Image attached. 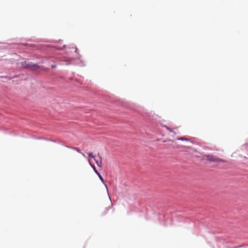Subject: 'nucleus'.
<instances>
[{
    "label": "nucleus",
    "mask_w": 248,
    "mask_h": 248,
    "mask_svg": "<svg viewBox=\"0 0 248 248\" xmlns=\"http://www.w3.org/2000/svg\"><path fill=\"white\" fill-rule=\"evenodd\" d=\"M178 140H184V139L183 138H181L179 139Z\"/></svg>",
    "instance_id": "6e6552de"
},
{
    "label": "nucleus",
    "mask_w": 248,
    "mask_h": 248,
    "mask_svg": "<svg viewBox=\"0 0 248 248\" xmlns=\"http://www.w3.org/2000/svg\"><path fill=\"white\" fill-rule=\"evenodd\" d=\"M55 67H56L55 65H52V68H55Z\"/></svg>",
    "instance_id": "9d476101"
},
{
    "label": "nucleus",
    "mask_w": 248,
    "mask_h": 248,
    "mask_svg": "<svg viewBox=\"0 0 248 248\" xmlns=\"http://www.w3.org/2000/svg\"><path fill=\"white\" fill-rule=\"evenodd\" d=\"M166 128H167V129H168L170 132H172V130L171 128H169V127H166Z\"/></svg>",
    "instance_id": "0eeeda50"
},
{
    "label": "nucleus",
    "mask_w": 248,
    "mask_h": 248,
    "mask_svg": "<svg viewBox=\"0 0 248 248\" xmlns=\"http://www.w3.org/2000/svg\"><path fill=\"white\" fill-rule=\"evenodd\" d=\"M88 155L89 157H92V158L94 159V156L93 155L92 153H88Z\"/></svg>",
    "instance_id": "423d86ee"
},
{
    "label": "nucleus",
    "mask_w": 248,
    "mask_h": 248,
    "mask_svg": "<svg viewBox=\"0 0 248 248\" xmlns=\"http://www.w3.org/2000/svg\"><path fill=\"white\" fill-rule=\"evenodd\" d=\"M95 162L96 163V164L97 165V166L99 167H101L102 166V161L101 160L99 162L97 160H95Z\"/></svg>",
    "instance_id": "7ed1b4c3"
},
{
    "label": "nucleus",
    "mask_w": 248,
    "mask_h": 248,
    "mask_svg": "<svg viewBox=\"0 0 248 248\" xmlns=\"http://www.w3.org/2000/svg\"><path fill=\"white\" fill-rule=\"evenodd\" d=\"M76 149L77 150V151L78 152H80V150H79L78 149L76 148Z\"/></svg>",
    "instance_id": "1a4fd4ad"
},
{
    "label": "nucleus",
    "mask_w": 248,
    "mask_h": 248,
    "mask_svg": "<svg viewBox=\"0 0 248 248\" xmlns=\"http://www.w3.org/2000/svg\"><path fill=\"white\" fill-rule=\"evenodd\" d=\"M205 156L206 157V159L209 161L217 162L220 161V159L219 158L213 155H206Z\"/></svg>",
    "instance_id": "f03ea898"
},
{
    "label": "nucleus",
    "mask_w": 248,
    "mask_h": 248,
    "mask_svg": "<svg viewBox=\"0 0 248 248\" xmlns=\"http://www.w3.org/2000/svg\"><path fill=\"white\" fill-rule=\"evenodd\" d=\"M99 179L101 180V181L103 183H104V179L103 178V177L101 176V175L100 174V173L99 174V175H97Z\"/></svg>",
    "instance_id": "39448f33"
},
{
    "label": "nucleus",
    "mask_w": 248,
    "mask_h": 248,
    "mask_svg": "<svg viewBox=\"0 0 248 248\" xmlns=\"http://www.w3.org/2000/svg\"><path fill=\"white\" fill-rule=\"evenodd\" d=\"M92 168H93V170L95 172V173L97 174V175H99V173L98 172V171L96 169L95 167H94V166H92Z\"/></svg>",
    "instance_id": "20e7f679"
},
{
    "label": "nucleus",
    "mask_w": 248,
    "mask_h": 248,
    "mask_svg": "<svg viewBox=\"0 0 248 248\" xmlns=\"http://www.w3.org/2000/svg\"><path fill=\"white\" fill-rule=\"evenodd\" d=\"M21 65L24 68H27V69H36V68H38L39 67V66H38L36 64H34L32 62H28L26 61L22 62H21Z\"/></svg>",
    "instance_id": "f257e3e1"
}]
</instances>
